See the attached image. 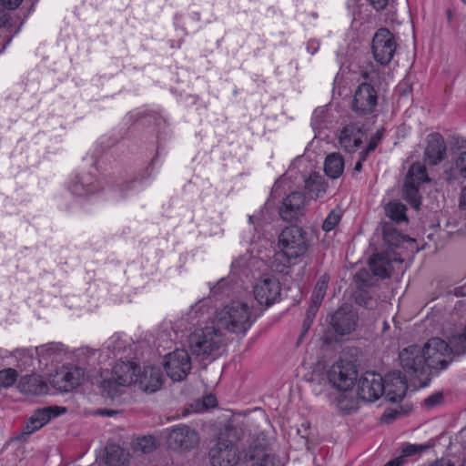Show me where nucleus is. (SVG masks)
<instances>
[{
	"instance_id": "obj_1",
	"label": "nucleus",
	"mask_w": 466,
	"mask_h": 466,
	"mask_svg": "<svg viewBox=\"0 0 466 466\" xmlns=\"http://www.w3.org/2000/svg\"><path fill=\"white\" fill-rule=\"evenodd\" d=\"M309 248L307 232L299 226H289L282 229L278 238V251L275 262L280 260L284 266L290 265L303 257Z\"/></svg>"
},
{
	"instance_id": "obj_2",
	"label": "nucleus",
	"mask_w": 466,
	"mask_h": 466,
	"mask_svg": "<svg viewBox=\"0 0 466 466\" xmlns=\"http://www.w3.org/2000/svg\"><path fill=\"white\" fill-rule=\"evenodd\" d=\"M251 308L243 301H231L216 312L219 328L236 333L245 334L252 326Z\"/></svg>"
},
{
	"instance_id": "obj_3",
	"label": "nucleus",
	"mask_w": 466,
	"mask_h": 466,
	"mask_svg": "<svg viewBox=\"0 0 466 466\" xmlns=\"http://www.w3.org/2000/svg\"><path fill=\"white\" fill-rule=\"evenodd\" d=\"M223 341V333L214 325L198 327L188 337L192 354L201 360L212 357L220 349Z\"/></svg>"
},
{
	"instance_id": "obj_4",
	"label": "nucleus",
	"mask_w": 466,
	"mask_h": 466,
	"mask_svg": "<svg viewBox=\"0 0 466 466\" xmlns=\"http://www.w3.org/2000/svg\"><path fill=\"white\" fill-rule=\"evenodd\" d=\"M167 448L178 453H187L198 448L199 435L196 429L180 423L164 431Z\"/></svg>"
},
{
	"instance_id": "obj_5",
	"label": "nucleus",
	"mask_w": 466,
	"mask_h": 466,
	"mask_svg": "<svg viewBox=\"0 0 466 466\" xmlns=\"http://www.w3.org/2000/svg\"><path fill=\"white\" fill-rule=\"evenodd\" d=\"M427 369L436 372L445 370L451 361V349L440 338H431L422 347Z\"/></svg>"
},
{
	"instance_id": "obj_6",
	"label": "nucleus",
	"mask_w": 466,
	"mask_h": 466,
	"mask_svg": "<svg viewBox=\"0 0 466 466\" xmlns=\"http://www.w3.org/2000/svg\"><path fill=\"white\" fill-rule=\"evenodd\" d=\"M139 367L133 362H116L113 369L111 377L104 380L103 388L108 390L112 396L117 392L116 386H130L136 384Z\"/></svg>"
},
{
	"instance_id": "obj_7",
	"label": "nucleus",
	"mask_w": 466,
	"mask_h": 466,
	"mask_svg": "<svg viewBox=\"0 0 466 466\" xmlns=\"http://www.w3.org/2000/svg\"><path fill=\"white\" fill-rule=\"evenodd\" d=\"M397 44L393 34L387 28H380L372 39L374 59L380 65H388L394 56Z\"/></svg>"
},
{
	"instance_id": "obj_8",
	"label": "nucleus",
	"mask_w": 466,
	"mask_h": 466,
	"mask_svg": "<svg viewBox=\"0 0 466 466\" xmlns=\"http://www.w3.org/2000/svg\"><path fill=\"white\" fill-rule=\"evenodd\" d=\"M328 379L337 390H351L357 380V370L351 362L339 360L329 368Z\"/></svg>"
},
{
	"instance_id": "obj_9",
	"label": "nucleus",
	"mask_w": 466,
	"mask_h": 466,
	"mask_svg": "<svg viewBox=\"0 0 466 466\" xmlns=\"http://www.w3.org/2000/svg\"><path fill=\"white\" fill-rule=\"evenodd\" d=\"M164 369L174 381H181L191 370V359L186 350H176L165 357Z\"/></svg>"
},
{
	"instance_id": "obj_10",
	"label": "nucleus",
	"mask_w": 466,
	"mask_h": 466,
	"mask_svg": "<svg viewBox=\"0 0 466 466\" xmlns=\"http://www.w3.org/2000/svg\"><path fill=\"white\" fill-rule=\"evenodd\" d=\"M208 455L212 466H234L239 459L235 444L226 439L223 434L218 436Z\"/></svg>"
},
{
	"instance_id": "obj_11",
	"label": "nucleus",
	"mask_w": 466,
	"mask_h": 466,
	"mask_svg": "<svg viewBox=\"0 0 466 466\" xmlns=\"http://www.w3.org/2000/svg\"><path fill=\"white\" fill-rule=\"evenodd\" d=\"M400 365L410 376H420L426 373L427 365L422 347L410 345L404 348L399 354Z\"/></svg>"
},
{
	"instance_id": "obj_12",
	"label": "nucleus",
	"mask_w": 466,
	"mask_h": 466,
	"mask_svg": "<svg viewBox=\"0 0 466 466\" xmlns=\"http://www.w3.org/2000/svg\"><path fill=\"white\" fill-rule=\"evenodd\" d=\"M253 291L259 304L269 306L279 298L280 284L275 276L266 274L257 280Z\"/></svg>"
},
{
	"instance_id": "obj_13",
	"label": "nucleus",
	"mask_w": 466,
	"mask_h": 466,
	"mask_svg": "<svg viewBox=\"0 0 466 466\" xmlns=\"http://www.w3.org/2000/svg\"><path fill=\"white\" fill-rule=\"evenodd\" d=\"M385 391L384 379L377 373L367 372L359 380L358 395L360 399L372 402Z\"/></svg>"
},
{
	"instance_id": "obj_14",
	"label": "nucleus",
	"mask_w": 466,
	"mask_h": 466,
	"mask_svg": "<svg viewBox=\"0 0 466 466\" xmlns=\"http://www.w3.org/2000/svg\"><path fill=\"white\" fill-rule=\"evenodd\" d=\"M378 104V93L373 86L368 83L359 85L355 90L352 109L359 115L371 114Z\"/></svg>"
},
{
	"instance_id": "obj_15",
	"label": "nucleus",
	"mask_w": 466,
	"mask_h": 466,
	"mask_svg": "<svg viewBox=\"0 0 466 466\" xmlns=\"http://www.w3.org/2000/svg\"><path fill=\"white\" fill-rule=\"evenodd\" d=\"M358 320V313L350 306L343 305L331 316L330 326L337 334L344 336L356 329Z\"/></svg>"
},
{
	"instance_id": "obj_16",
	"label": "nucleus",
	"mask_w": 466,
	"mask_h": 466,
	"mask_svg": "<svg viewBox=\"0 0 466 466\" xmlns=\"http://www.w3.org/2000/svg\"><path fill=\"white\" fill-rule=\"evenodd\" d=\"M86 378L83 368L77 366L66 367L53 380V385L60 391H70L81 385Z\"/></svg>"
},
{
	"instance_id": "obj_17",
	"label": "nucleus",
	"mask_w": 466,
	"mask_h": 466,
	"mask_svg": "<svg viewBox=\"0 0 466 466\" xmlns=\"http://www.w3.org/2000/svg\"><path fill=\"white\" fill-rule=\"evenodd\" d=\"M65 412L66 408L64 407H46L39 409L35 410L28 419L26 424L22 429V433L25 435H30L41 429L52 418H55Z\"/></svg>"
},
{
	"instance_id": "obj_18",
	"label": "nucleus",
	"mask_w": 466,
	"mask_h": 466,
	"mask_svg": "<svg viewBox=\"0 0 466 466\" xmlns=\"http://www.w3.org/2000/svg\"><path fill=\"white\" fill-rule=\"evenodd\" d=\"M304 208V196L299 192H292L283 199L279 215L286 221H294L303 215Z\"/></svg>"
},
{
	"instance_id": "obj_19",
	"label": "nucleus",
	"mask_w": 466,
	"mask_h": 466,
	"mask_svg": "<svg viewBox=\"0 0 466 466\" xmlns=\"http://www.w3.org/2000/svg\"><path fill=\"white\" fill-rule=\"evenodd\" d=\"M385 391L383 394L390 402H400L404 398L408 385L406 379L400 371L389 374L385 379Z\"/></svg>"
},
{
	"instance_id": "obj_20",
	"label": "nucleus",
	"mask_w": 466,
	"mask_h": 466,
	"mask_svg": "<svg viewBox=\"0 0 466 466\" xmlns=\"http://www.w3.org/2000/svg\"><path fill=\"white\" fill-rule=\"evenodd\" d=\"M446 157V144L443 137L438 133L428 136L424 152V160L431 166L438 165Z\"/></svg>"
},
{
	"instance_id": "obj_21",
	"label": "nucleus",
	"mask_w": 466,
	"mask_h": 466,
	"mask_svg": "<svg viewBox=\"0 0 466 466\" xmlns=\"http://www.w3.org/2000/svg\"><path fill=\"white\" fill-rule=\"evenodd\" d=\"M363 137L364 132L357 124L346 125L339 133L340 147L350 153L356 151L360 147Z\"/></svg>"
},
{
	"instance_id": "obj_22",
	"label": "nucleus",
	"mask_w": 466,
	"mask_h": 466,
	"mask_svg": "<svg viewBox=\"0 0 466 466\" xmlns=\"http://www.w3.org/2000/svg\"><path fill=\"white\" fill-rule=\"evenodd\" d=\"M136 384L144 391H157L162 384L161 370L157 367H146L143 371L139 370Z\"/></svg>"
},
{
	"instance_id": "obj_23",
	"label": "nucleus",
	"mask_w": 466,
	"mask_h": 466,
	"mask_svg": "<svg viewBox=\"0 0 466 466\" xmlns=\"http://www.w3.org/2000/svg\"><path fill=\"white\" fill-rule=\"evenodd\" d=\"M329 400L339 411L344 414L352 413L359 408L358 400L354 397L351 390H338L331 393L329 394Z\"/></svg>"
},
{
	"instance_id": "obj_24",
	"label": "nucleus",
	"mask_w": 466,
	"mask_h": 466,
	"mask_svg": "<svg viewBox=\"0 0 466 466\" xmlns=\"http://www.w3.org/2000/svg\"><path fill=\"white\" fill-rule=\"evenodd\" d=\"M18 388L27 395H42L48 390V386L42 376L37 374L25 375L19 380Z\"/></svg>"
},
{
	"instance_id": "obj_25",
	"label": "nucleus",
	"mask_w": 466,
	"mask_h": 466,
	"mask_svg": "<svg viewBox=\"0 0 466 466\" xmlns=\"http://www.w3.org/2000/svg\"><path fill=\"white\" fill-rule=\"evenodd\" d=\"M329 281V277L327 274L322 275L312 292L311 295V303L307 310V319L306 320H309V322L312 321L313 318L315 317L322 299H324L326 295V291L328 289V284Z\"/></svg>"
},
{
	"instance_id": "obj_26",
	"label": "nucleus",
	"mask_w": 466,
	"mask_h": 466,
	"mask_svg": "<svg viewBox=\"0 0 466 466\" xmlns=\"http://www.w3.org/2000/svg\"><path fill=\"white\" fill-rule=\"evenodd\" d=\"M370 270L380 279L389 278L393 270L390 254H375L370 258Z\"/></svg>"
},
{
	"instance_id": "obj_27",
	"label": "nucleus",
	"mask_w": 466,
	"mask_h": 466,
	"mask_svg": "<svg viewBox=\"0 0 466 466\" xmlns=\"http://www.w3.org/2000/svg\"><path fill=\"white\" fill-rule=\"evenodd\" d=\"M211 315L212 308L209 305V301L200 300L190 309L187 313V319L193 322V325L202 327L201 324L209 319Z\"/></svg>"
},
{
	"instance_id": "obj_28",
	"label": "nucleus",
	"mask_w": 466,
	"mask_h": 466,
	"mask_svg": "<svg viewBox=\"0 0 466 466\" xmlns=\"http://www.w3.org/2000/svg\"><path fill=\"white\" fill-rule=\"evenodd\" d=\"M327 183L325 178L319 173L313 172L305 180V189L311 198H321L327 190Z\"/></svg>"
},
{
	"instance_id": "obj_29",
	"label": "nucleus",
	"mask_w": 466,
	"mask_h": 466,
	"mask_svg": "<svg viewBox=\"0 0 466 466\" xmlns=\"http://www.w3.org/2000/svg\"><path fill=\"white\" fill-rule=\"evenodd\" d=\"M344 170V159L339 153H331L327 156L324 163V171L332 179L339 177Z\"/></svg>"
},
{
	"instance_id": "obj_30",
	"label": "nucleus",
	"mask_w": 466,
	"mask_h": 466,
	"mask_svg": "<svg viewBox=\"0 0 466 466\" xmlns=\"http://www.w3.org/2000/svg\"><path fill=\"white\" fill-rule=\"evenodd\" d=\"M246 457L252 461L251 466H280L276 462L275 457L267 453L262 447L250 449Z\"/></svg>"
},
{
	"instance_id": "obj_31",
	"label": "nucleus",
	"mask_w": 466,
	"mask_h": 466,
	"mask_svg": "<svg viewBox=\"0 0 466 466\" xmlns=\"http://www.w3.org/2000/svg\"><path fill=\"white\" fill-rule=\"evenodd\" d=\"M127 453L117 445L106 448V461L109 466H124L127 461Z\"/></svg>"
},
{
	"instance_id": "obj_32",
	"label": "nucleus",
	"mask_w": 466,
	"mask_h": 466,
	"mask_svg": "<svg viewBox=\"0 0 466 466\" xmlns=\"http://www.w3.org/2000/svg\"><path fill=\"white\" fill-rule=\"evenodd\" d=\"M406 210V207L398 201H391L385 206L387 217L397 223L407 220Z\"/></svg>"
},
{
	"instance_id": "obj_33",
	"label": "nucleus",
	"mask_w": 466,
	"mask_h": 466,
	"mask_svg": "<svg viewBox=\"0 0 466 466\" xmlns=\"http://www.w3.org/2000/svg\"><path fill=\"white\" fill-rule=\"evenodd\" d=\"M428 179L427 171L424 166L420 163L413 164L406 177V181L414 182L415 185H420Z\"/></svg>"
},
{
	"instance_id": "obj_34",
	"label": "nucleus",
	"mask_w": 466,
	"mask_h": 466,
	"mask_svg": "<svg viewBox=\"0 0 466 466\" xmlns=\"http://www.w3.org/2000/svg\"><path fill=\"white\" fill-rule=\"evenodd\" d=\"M419 185H415L414 182H409L405 180L403 185V194L405 199L413 207L418 209L420 204L419 191Z\"/></svg>"
},
{
	"instance_id": "obj_35",
	"label": "nucleus",
	"mask_w": 466,
	"mask_h": 466,
	"mask_svg": "<svg viewBox=\"0 0 466 466\" xmlns=\"http://www.w3.org/2000/svg\"><path fill=\"white\" fill-rule=\"evenodd\" d=\"M18 373L15 369H4L0 370V388H9L17 380Z\"/></svg>"
},
{
	"instance_id": "obj_36",
	"label": "nucleus",
	"mask_w": 466,
	"mask_h": 466,
	"mask_svg": "<svg viewBox=\"0 0 466 466\" xmlns=\"http://www.w3.org/2000/svg\"><path fill=\"white\" fill-rule=\"evenodd\" d=\"M340 210H331L322 224V229L326 232L331 231L340 221Z\"/></svg>"
},
{
	"instance_id": "obj_37",
	"label": "nucleus",
	"mask_w": 466,
	"mask_h": 466,
	"mask_svg": "<svg viewBox=\"0 0 466 466\" xmlns=\"http://www.w3.org/2000/svg\"><path fill=\"white\" fill-rule=\"evenodd\" d=\"M137 448L144 453H149L157 448V441L153 436H144L137 440Z\"/></svg>"
},
{
	"instance_id": "obj_38",
	"label": "nucleus",
	"mask_w": 466,
	"mask_h": 466,
	"mask_svg": "<svg viewBox=\"0 0 466 466\" xmlns=\"http://www.w3.org/2000/svg\"><path fill=\"white\" fill-rule=\"evenodd\" d=\"M431 445L428 444H408L402 448L401 455L403 457V462L407 457L413 456L417 453H421L428 450Z\"/></svg>"
},
{
	"instance_id": "obj_39",
	"label": "nucleus",
	"mask_w": 466,
	"mask_h": 466,
	"mask_svg": "<svg viewBox=\"0 0 466 466\" xmlns=\"http://www.w3.org/2000/svg\"><path fill=\"white\" fill-rule=\"evenodd\" d=\"M61 344L49 343L36 348V354L39 357H50L61 350Z\"/></svg>"
},
{
	"instance_id": "obj_40",
	"label": "nucleus",
	"mask_w": 466,
	"mask_h": 466,
	"mask_svg": "<svg viewBox=\"0 0 466 466\" xmlns=\"http://www.w3.org/2000/svg\"><path fill=\"white\" fill-rule=\"evenodd\" d=\"M455 169L464 178H466V151L461 152L456 159Z\"/></svg>"
},
{
	"instance_id": "obj_41",
	"label": "nucleus",
	"mask_w": 466,
	"mask_h": 466,
	"mask_svg": "<svg viewBox=\"0 0 466 466\" xmlns=\"http://www.w3.org/2000/svg\"><path fill=\"white\" fill-rule=\"evenodd\" d=\"M442 399H443L442 394L437 393V394L431 395V396L428 397L427 399H425L424 404L426 407L431 408L434 405L441 402Z\"/></svg>"
},
{
	"instance_id": "obj_42",
	"label": "nucleus",
	"mask_w": 466,
	"mask_h": 466,
	"mask_svg": "<svg viewBox=\"0 0 466 466\" xmlns=\"http://www.w3.org/2000/svg\"><path fill=\"white\" fill-rule=\"evenodd\" d=\"M202 401L205 405V408L208 410L209 408H213L217 405V399L214 395L208 394L205 397H203Z\"/></svg>"
},
{
	"instance_id": "obj_43",
	"label": "nucleus",
	"mask_w": 466,
	"mask_h": 466,
	"mask_svg": "<svg viewBox=\"0 0 466 466\" xmlns=\"http://www.w3.org/2000/svg\"><path fill=\"white\" fill-rule=\"evenodd\" d=\"M23 0H0L1 5L10 10L17 8Z\"/></svg>"
},
{
	"instance_id": "obj_44",
	"label": "nucleus",
	"mask_w": 466,
	"mask_h": 466,
	"mask_svg": "<svg viewBox=\"0 0 466 466\" xmlns=\"http://www.w3.org/2000/svg\"><path fill=\"white\" fill-rule=\"evenodd\" d=\"M191 410L189 412H202L207 410L201 399H198L190 405Z\"/></svg>"
},
{
	"instance_id": "obj_45",
	"label": "nucleus",
	"mask_w": 466,
	"mask_h": 466,
	"mask_svg": "<svg viewBox=\"0 0 466 466\" xmlns=\"http://www.w3.org/2000/svg\"><path fill=\"white\" fill-rule=\"evenodd\" d=\"M371 5L377 10L380 11L386 8L390 0H370Z\"/></svg>"
},
{
	"instance_id": "obj_46",
	"label": "nucleus",
	"mask_w": 466,
	"mask_h": 466,
	"mask_svg": "<svg viewBox=\"0 0 466 466\" xmlns=\"http://www.w3.org/2000/svg\"><path fill=\"white\" fill-rule=\"evenodd\" d=\"M379 138L371 137L365 151L361 152V155H367L370 151H373L378 146Z\"/></svg>"
},
{
	"instance_id": "obj_47",
	"label": "nucleus",
	"mask_w": 466,
	"mask_h": 466,
	"mask_svg": "<svg viewBox=\"0 0 466 466\" xmlns=\"http://www.w3.org/2000/svg\"><path fill=\"white\" fill-rule=\"evenodd\" d=\"M9 25L8 14L4 10H0V27Z\"/></svg>"
},
{
	"instance_id": "obj_48",
	"label": "nucleus",
	"mask_w": 466,
	"mask_h": 466,
	"mask_svg": "<svg viewBox=\"0 0 466 466\" xmlns=\"http://www.w3.org/2000/svg\"><path fill=\"white\" fill-rule=\"evenodd\" d=\"M403 464V457H397L388 461L384 466H401Z\"/></svg>"
},
{
	"instance_id": "obj_49",
	"label": "nucleus",
	"mask_w": 466,
	"mask_h": 466,
	"mask_svg": "<svg viewBox=\"0 0 466 466\" xmlns=\"http://www.w3.org/2000/svg\"><path fill=\"white\" fill-rule=\"evenodd\" d=\"M431 466H452V461L447 459H441L436 461Z\"/></svg>"
},
{
	"instance_id": "obj_50",
	"label": "nucleus",
	"mask_w": 466,
	"mask_h": 466,
	"mask_svg": "<svg viewBox=\"0 0 466 466\" xmlns=\"http://www.w3.org/2000/svg\"><path fill=\"white\" fill-rule=\"evenodd\" d=\"M460 208H466V187H463L461 192Z\"/></svg>"
},
{
	"instance_id": "obj_51",
	"label": "nucleus",
	"mask_w": 466,
	"mask_h": 466,
	"mask_svg": "<svg viewBox=\"0 0 466 466\" xmlns=\"http://www.w3.org/2000/svg\"><path fill=\"white\" fill-rule=\"evenodd\" d=\"M366 156L361 155L360 159L355 164L354 170L360 172L362 168V161L365 160Z\"/></svg>"
},
{
	"instance_id": "obj_52",
	"label": "nucleus",
	"mask_w": 466,
	"mask_h": 466,
	"mask_svg": "<svg viewBox=\"0 0 466 466\" xmlns=\"http://www.w3.org/2000/svg\"><path fill=\"white\" fill-rule=\"evenodd\" d=\"M390 324L388 323V321L384 320L383 321V326H382V329H381V333L384 334L386 333L389 329H390Z\"/></svg>"
},
{
	"instance_id": "obj_53",
	"label": "nucleus",
	"mask_w": 466,
	"mask_h": 466,
	"mask_svg": "<svg viewBox=\"0 0 466 466\" xmlns=\"http://www.w3.org/2000/svg\"><path fill=\"white\" fill-rule=\"evenodd\" d=\"M80 187H83V186L78 184V183L74 184L73 187H72V188H74V192L75 193L81 195V193L76 191V189L80 188Z\"/></svg>"
},
{
	"instance_id": "obj_54",
	"label": "nucleus",
	"mask_w": 466,
	"mask_h": 466,
	"mask_svg": "<svg viewBox=\"0 0 466 466\" xmlns=\"http://www.w3.org/2000/svg\"><path fill=\"white\" fill-rule=\"evenodd\" d=\"M248 221H249V223L254 224V217L253 216H249Z\"/></svg>"
},
{
	"instance_id": "obj_55",
	"label": "nucleus",
	"mask_w": 466,
	"mask_h": 466,
	"mask_svg": "<svg viewBox=\"0 0 466 466\" xmlns=\"http://www.w3.org/2000/svg\"><path fill=\"white\" fill-rule=\"evenodd\" d=\"M373 137L379 138V140H380V134L379 132H377L376 135Z\"/></svg>"
},
{
	"instance_id": "obj_56",
	"label": "nucleus",
	"mask_w": 466,
	"mask_h": 466,
	"mask_svg": "<svg viewBox=\"0 0 466 466\" xmlns=\"http://www.w3.org/2000/svg\"><path fill=\"white\" fill-rule=\"evenodd\" d=\"M106 413L107 415H112V414L114 413V411H112V410H106Z\"/></svg>"
},
{
	"instance_id": "obj_57",
	"label": "nucleus",
	"mask_w": 466,
	"mask_h": 466,
	"mask_svg": "<svg viewBox=\"0 0 466 466\" xmlns=\"http://www.w3.org/2000/svg\"><path fill=\"white\" fill-rule=\"evenodd\" d=\"M394 261H397V259L394 258ZM398 262H402V260L401 259H398Z\"/></svg>"
},
{
	"instance_id": "obj_58",
	"label": "nucleus",
	"mask_w": 466,
	"mask_h": 466,
	"mask_svg": "<svg viewBox=\"0 0 466 466\" xmlns=\"http://www.w3.org/2000/svg\"><path fill=\"white\" fill-rule=\"evenodd\" d=\"M461 466H466V460L463 461Z\"/></svg>"
},
{
	"instance_id": "obj_59",
	"label": "nucleus",
	"mask_w": 466,
	"mask_h": 466,
	"mask_svg": "<svg viewBox=\"0 0 466 466\" xmlns=\"http://www.w3.org/2000/svg\"><path fill=\"white\" fill-rule=\"evenodd\" d=\"M462 2L466 4V0H462Z\"/></svg>"
},
{
	"instance_id": "obj_60",
	"label": "nucleus",
	"mask_w": 466,
	"mask_h": 466,
	"mask_svg": "<svg viewBox=\"0 0 466 466\" xmlns=\"http://www.w3.org/2000/svg\"><path fill=\"white\" fill-rule=\"evenodd\" d=\"M452 466H455L453 462H452Z\"/></svg>"
}]
</instances>
